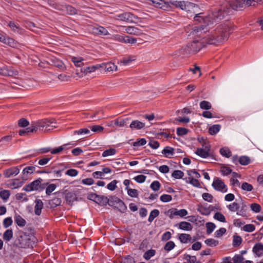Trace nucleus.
Instances as JSON below:
<instances>
[{
    "mask_svg": "<svg viewBox=\"0 0 263 263\" xmlns=\"http://www.w3.org/2000/svg\"><path fill=\"white\" fill-rule=\"evenodd\" d=\"M230 27L226 24L218 26L215 29L210 31L208 44H216L228 39L230 34Z\"/></svg>",
    "mask_w": 263,
    "mask_h": 263,
    "instance_id": "obj_1",
    "label": "nucleus"
},
{
    "mask_svg": "<svg viewBox=\"0 0 263 263\" xmlns=\"http://www.w3.org/2000/svg\"><path fill=\"white\" fill-rule=\"evenodd\" d=\"M210 15L213 24L214 21H219L232 15V10L225 3L213 9Z\"/></svg>",
    "mask_w": 263,
    "mask_h": 263,
    "instance_id": "obj_2",
    "label": "nucleus"
},
{
    "mask_svg": "<svg viewBox=\"0 0 263 263\" xmlns=\"http://www.w3.org/2000/svg\"><path fill=\"white\" fill-rule=\"evenodd\" d=\"M36 240L34 235L27 234L26 232L21 231L19 232L17 246L22 248H33Z\"/></svg>",
    "mask_w": 263,
    "mask_h": 263,
    "instance_id": "obj_3",
    "label": "nucleus"
},
{
    "mask_svg": "<svg viewBox=\"0 0 263 263\" xmlns=\"http://www.w3.org/2000/svg\"><path fill=\"white\" fill-rule=\"evenodd\" d=\"M210 31L209 25L200 24L192 27L191 33L199 37L201 39L200 41L208 44L207 39L209 37Z\"/></svg>",
    "mask_w": 263,
    "mask_h": 263,
    "instance_id": "obj_4",
    "label": "nucleus"
},
{
    "mask_svg": "<svg viewBox=\"0 0 263 263\" xmlns=\"http://www.w3.org/2000/svg\"><path fill=\"white\" fill-rule=\"evenodd\" d=\"M253 2H262L263 0H230L226 4L232 10V14L233 10H240L246 6H250Z\"/></svg>",
    "mask_w": 263,
    "mask_h": 263,
    "instance_id": "obj_5",
    "label": "nucleus"
},
{
    "mask_svg": "<svg viewBox=\"0 0 263 263\" xmlns=\"http://www.w3.org/2000/svg\"><path fill=\"white\" fill-rule=\"evenodd\" d=\"M35 123L37 128L42 131L48 132L56 127L55 125H51L56 123L55 120L53 118L44 119L35 122Z\"/></svg>",
    "mask_w": 263,
    "mask_h": 263,
    "instance_id": "obj_6",
    "label": "nucleus"
},
{
    "mask_svg": "<svg viewBox=\"0 0 263 263\" xmlns=\"http://www.w3.org/2000/svg\"><path fill=\"white\" fill-rule=\"evenodd\" d=\"M208 44L204 43L200 40H195L189 43L186 46L185 51L187 53H193L198 52Z\"/></svg>",
    "mask_w": 263,
    "mask_h": 263,
    "instance_id": "obj_7",
    "label": "nucleus"
},
{
    "mask_svg": "<svg viewBox=\"0 0 263 263\" xmlns=\"http://www.w3.org/2000/svg\"><path fill=\"white\" fill-rule=\"evenodd\" d=\"M108 205L114 209H117L122 213H125L127 210V206L124 202L120 198L115 196L110 197Z\"/></svg>",
    "mask_w": 263,
    "mask_h": 263,
    "instance_id": "obj_8",
    "label": "nucleus"
},
{
    "mask_svg": "<svg viewBox=\"0 0 263 263\" xmlns=\"http://www.w3.org/2000/svg\"><path fill=\"white\" fill-rule=\"evenodd\" d=\"M43 181V179L41 178H39L37 179L34 180L32 182L26 185L23 190L26 192H31L32 191H37L40 189V185H41V182Z\"/></svg>",
    "mask_w": 263,
    "mask_h": 263,
    "instance_id": "obj_9",
    "label": "nucleus"
},
{
    "mask_svg": "<svg viewBox=\"0 0 263 263\" xmlns=\"http://www.w3.org/2000/svg\"><path fill=\"white\" fill-rule=\"evenodd\" d=\"M90 32L96 35H107L109 34V32L104 27L99 26H91L89 27Z\"/></svg>",
    "mask_w": 263,
    "mask_h": 263,
    "instance_id": "obj_10",
    "label": "nucleus"
},
{
    "mask_svg": "<svg viewBox=\"0 0 263 263\" xmlns=\"http://www.w3.org/2000/svg\"><path fill=\"white\" fill-rule=\"evenodd\" d=\"M117 19L127 23H133L137 17L130 12H124L117 15Z\"/></svg>",
    "mask_w": 263,
    "mask_h": 263,
    "instance_id": "obj_11",
    "label": "nucleus"
},
{
    "mask_svg": "<svg viewBox=\"0 0 263 263\" xmlns=\"http://www.w3.org/2000/svg\"><path fill=\"white\" fill-rule=\"evenodd\" d=\"M212 186L215 190L223 193L226 192L228 190L224 183L218 178L214 179L212 183Z\"/></svg>",
    "mask_w": 263,
    "mask_h": 263,
    "instance_id": "obj_12",
    "label": "nucleus"
},
{
    "mask_svg": "<svg viewBox=\"0 0 263 263\" xmlns=\"http://www.w3.org/2000/svg\"><path fill=\"white\" fill-rule=\"evenodd\" d=\"M210 146L209 145H202V148H198L195 152V154L203 158H206L211 156L210 153Z\"/></svg>",
    "mask_w": 263,
    "mask_h": 263,
    "instance_id": "obj_13",
    "label": "nucleus"
},
{
    "mask_svg": "<svg viewBox=\"0 0 263 263\" xmlns=\"http://www.w3.org/2000/svg\"><path fill=\"white\" fill-rule=\"evenodd\" d=\"M195 16H194V20L196 21L199 22V23H203V25H211L212 24V21L211 20V15L209 14L206 16H203L201 15V13H194Z\"/></svg>",
    "mask_w": 263,
    "mask_h": 263,
    "instance_id": "obj_14",
    "label": "nucleus"
},
{
    "mask_svg": "<svg viewBox=\"0 0 263 263\" xmlns=\"http://www.w3.org/2000/svg\"><path fill=\"white\" fill-rule=\"evenodd\" d=\"M35 166H28L25 167L22 172V178L23 180H27L28 178V175L32 174L34 172H36Z\"/></svg>",
    "mask_w": 263,
    "mask_h": 263,
    "instance_id": "obj_15",
    "label": "nucleus"
},
{
    "mask_svg": "<svg viewBox=\"0 0 263 263\" xmlns=\"http://www.w3.org/2000/svg\"><path fill=\"white\" fill-rule=\"evenodd\" d=\"M0 74L4 76L12 77L17 75V71H14L8 67L4 66L0 68Z\"/></svg>",
    "mask_w": 263,
    "mask_h": 263,
    "instance_id": "obj_16",
    "label": "nucleus"
},
{
    "mask_svg": "<svg viewBox=\"0 0 263 263\" xmlns=\"http://www.w3.org/2000/svg\"><path fill=\"white\" fill-rule=\"evenodd\" d=\"M198 9L199 8L197 5L186 2V7L184 10L187 12L194 14L198 12Z\"/></svg>",
    "mask_w": 263,
    "mask_h": 263,
    "instance_id": "obj_17",
    "label": "nucleus"
},
{
    "mask_svg": "<svg viewBox=\"0 0 263 263\" xmlns=\"http://www.w3.org/2000/svg\"><path fill=\"white\" fill-rule=\"evenodd\" d=\"M20 172V170L17 167H12L9 169L6 170L4 172V175L5 177L9 178L13 176H16Z\"/></svg>",
    "mask_w": 263,
    "mask_h": 263,
    "instance_id": "obj_18",
    "label": "nucleus"
},
{
    "mask_svg": "<svg viewBox=\"0 0 263 263\" xmlns=\"http://www.w3.org/2000/svg\"><path fill=\"white\" fill-rule=\"evenodd\" d=\"M144 123H143L137 120H133L129 125V127L131 129L136 130L141 129L142 128H144Z\"/></svg>",
    "mask_w": 263,
    "mask_h": 263,
    "instance_id": "obj_19",
    "label": "nucleus"
},
{
    "mask_svg": "<svg viewBox=\"0 0 263 263\" xmlns=\"http://www.w3.org/2000/svg\"><path fill=\"white\" fill-rule=\"evenodd\" d=\"M252 251L258 257L263 255V245L261 243H256L253 248Z\"/></svg>",
    "mask_w": 263,
    "mask_h": 263,
    "instance_id": "obj_20",
    "label": "nucleus"
},
{
    "mask_svg": "<svg viewBox=\"0 0 263 263\" xmlns=\"http://www.w3.org/2000/svg\"><path fill=\"white\" fill-rule=\"evenodd\" d=\"M178 239L181 243H185L187 241L193 242L195 239L192 240V237L190 234L182 233L178 235Z\"/></svg>",
    "mask_w": 263,
    "mask_h": 263,
    "instance_id": "obj_21",
    "label": "nucleus"
},
{
    "mask_svg": "<svg viewBox=\"0 0 263 263\" xmlns=\"http://www.w3.org/2000/svg\"><path fill=\"white\" fill-rule=\"evenodd\" d=\"M101 65H92L90 66H84L81 68V72L87 74L95 71L97 69L101 67Z\"/></svg>",
    "mask_w": 263,
    "mask_h": 263,
    "instance_id": "obj_22",
    "label": "nucleus"
},
{
    "mask_svg": "<svg viewBox=\"0 0 263 263\" xmlns=\"http://www.w3.org/2000/svg\"><path fill=\"white\" fill-rule=\"evenodd\" d=\"M35 203L34 213L36 215L39 216L41 215L42 210L43 208V202L41 199H36Z\"/></svg>",
    "mask_w": 263,
    "mask_h": 263,
    "instance_id": "obj_23",
    "label": "nucleus"
},
{
    "mask_svg": "<svg viewBox=\"0 0 263 263\" xmlns=\"http://www.w3.org/2000/svg\"><path fill=\"white\" fill-rule=\"evenodd\" d=\"M65 199L69 204H71L74 201L77 200V194L74 192H69L65 196Z\"/></svg>",
    "mask_w": 263,
    "mask_h": 263,
    "instance_id": "obj_24",
    "label": "nucleus"
},
{
    "mask_svg": "<svg viewBox=\"0 0 263 263\" xmlns=\"http://www.w3.org/2000/svg\"><path fill=\"white\" fill-rule=\"evenodd\" d=\"M125 30L126 33L130 34L140 35L142 34V32L141 30L133 26L127 27L126 28Z\"/></svg>",
    "mask_w": 263,
    "mask_h": 263,
    "instance_id": "obj_25",
    "label": "nucleus"
},
{
    "mask_svg": "<svg viewBox=\"0 0 263 263\" xmlns=\"http://www.w3.org/2000/svg\"><path fill=\"white\" fill-rule=\"evenodd\" d=\"M110 198H108L107 197L103 195H98L96 203L101 206L106 205L109 204Z\"/></svg>",
    "mask_w": 263,
    "mask_h": 263,
    "instance_id": "obj_26",
    "label": "nucleus"
},
{
    "mask_svg": "<svg viewBox=\"0 0 263 263\" xmlns=\"http://www.w3.org/2000/svg\"><path fill=\"white\" fill-rule=\"evenodd\" d=\"M175 149L170 146H166L162 151V154L164 155L166 158H171L175 154Z\"/></svg>",
    "mask_w": 263,
    "mask_h": 263,
    "instance_id": "obj_27",
    "label": "nucleus"
},
{
    "mask_svg": "<svg viewBox=\"0 0 263 263\" xmlns=\"http://www.w3.org/2000/svg\"><path fill=\"white\" fill-rule=\"evenodd\" d=\"M241 206H240V209H238V211L237 212V214L238 215L242 216V217L247 216L246 211L247 209V206L245 203V202L241 199Z\"/></svg>",
    "mask_w": 263,
    "mask_h": 263,
    "instance_id": "obj_28",
    "label": "nucleus"
},
{
    "mask_svg": "<svg viewBox=\"0 0 263 263\" xmlns=\"http://www.w3.org/2000/svg\"><path fill=\"white\" fill-rule=\"evenodd\" d=\"M104 69L106 71H113L117 70V66L115 65L114 63L109 62L106 64H103L101 65Z\"/></svg>",
    "mask_w": 263,
    "mask_h": 263,
    "instance_id": "obj_29",
    "label": "nucleus"
},
{
    "mask_svg": "<svg viewBox=\"0 0 263 263\" xmlns=\"http://www.w3.org/2000/svg\"><path fill=\"white\" fill-rule=\"evenodd\" d=\"M2 43L12 47H16L17 44L13 39L6 35H5L4 41Z\"/></svg>",
    "mask_w": 263,
    "mask_h": 263,
    "instance_id": "obj_30",
    "label": "nucleus"
},
{
    "mask_svg": "<svg viewBox=\"0 0 263 263\" xmlns=\"http://www.w3.org/2000/svg\"><path fill=\"white\" fill-rule=\"evenodd\" d=\"M170 0H162L161 2H158L156 0H151V2L156 7L160 8L161 9L163 8L165 6L169 5Z\"/></svg>",
    "mask_w": 263,
    "mask_h": 263,
    "instance_id": "obj_31",
    "label": "nucleus"
},
{
    "mask_svg": "<svg viewBox=\"0 0 263 263\" xmlns=\"http://www.w3.org/2000/svg\"><path fill=\"white\" fill-rule=\"evenodd\" d=\"M62 200L61 198L56 197L49 200L48 203L51 208H54L61 204Z\"/></svg>",
    "mask_w": 263,
    "mask_h": 263,
    "instance_id": "obj_32",
    "label": "nucleus"
},
{
    "mask_svg": "<svg viewBox=\"0 0 263 263\" xmlns=\"http://www.w3.org/2000/svg\"><path fill=\"white\" fill-rule=\"evenodd\" d=\"M15 222L20 227H24L26 224V220L20 215H15L14 216Z\"/></svg>",
    "mask_w": 263,
    "mask_h": 263,
    "instance_id": "obj_33",
    "label": "nucleus"
},
{
    "mask_svg": "<svg viewBox=\"0 0 263 263\" xmlns=\"http://www.w3.org/2000/svg\"><path fill=\"white\" fill-rule=\"evenodd\" d=\"M179 228L185 231H191L193 229V226L188 222L181 221L179 224Z\"/></svg>",
    "mask_w": 263,
    "mask_h": 263,
    "instance_id": "obj_34",
    "label": "nucleus"
},
{
    "mask_svg": "<svg viewBox=\"0 0 263 263\" xmlns=\"http://www.w3.org/2000/svg\"><path fill=\"white\" fill-rule=\"evenodd\" d=\"M12 138V135H8L2 137L0 139V143H1L0 146L8 145L10 142L11 141Z\"/></svg>",
    "mask_w": 263,
    "mask_h": 263,
    "instance_id": "obj_35",
    "label": "nucleus"
},
{
    "mask_svg": "<svg viewBox=\"0 0 263 263\" xmlns=\"http://www.w3.org/2000/svg\"><path fill=\"white\" fill-rule=\"evenodd\" d=\"M8 25L14 32H21L22 30L20 25L14 22L10 21Z\"/></svg>",
    "mask_w": 263,
    "mask_h": 263,
    "instance_id": "obj_36",
    "label": "nucleus"
},
{
    "mask_svg": "<svg viewBox=\"0 0 263 263\" xmlns=\"http://www.w3.org/2000/svg\"><path fill=\"white\" fill-rule=\"evenodd\" d=\"M13 237V231L12 229L7 230L3 234V238L6 241H9Z\"/></svg>",
    "mask_w": 263,
    "mask_h": 263,
    "instance_id": "obj_37",
    "label": "nucleus"
},
{
    "mask_svg": "<svg viewBox=\"0 0 263 263\" xmlns=\"http://www.w3.org/2000/svg\"><path fill=\"white\" fill-rule=\"evenodd\" d=\"M221 126L219 124H215L209 128V133L211 135L216 134L220 129Z\"/></svg>",
    "mask_w": 263,
    "mask_h": 263,
    "instance_id": "obj_38",
    "label": "nucleus"
},
{
    "mask_svg": "<svg viewBox=\"0 0 263 263\" xmlns=\"http://www.w3.org/2000/svg\"><path fill=\"white\" fill-rule=\"evenodd\" d=\"M25 181V180H23V179L21 181L18 179H15L10 183V185L13 186L12 189L18 188L22 186Z\"/></svg>",
    "mask_w": 263,
    "mask_h": 263,
    "instance_id": "obj_39",
    "label": "nucleus"
},
{
    "mask_svg": "<svg viewBox=\"0 0 263 263\" xmlns=\"http://www.w3.org/2000/svg\"><path fill=\"white\" fill-rule=\"evenodd\" d=\"M219 152L222 156L226 158H230L232 156V153L228 147L220 148Z\"/></svg>",
    "mask_w": 263,
    "mask_h": 263,
    "instance_id": "obj_40",
    "label": "nucleus"
},
{
    "mask_svg": "<svg viewBox=\"0 0 263 263\" xmlns=\"http://www.w3.org/2000/svg\"><path fill=\"white\" fill-rule=\"evenodd\" d=\"M52 63L55 67L59 68L61 70H65V66L62 61L55 59L52 60Z\"/></svg>",
    "mask_w": 263,
    "mask_h": 263,
    "instance_id": "obj_41",
    "label": "nucleus"
},
{
    "mask_svg": "<svg viewBox=\"0 0 263 263\" xmlns=\"http://www.w3.org/2000/svg\"><path fill=\"white\" fill-rule=\"evenodd\" d=\"M251 160L249 157L242 156L239 158V163L242 165H247L250 163Z\"/></svg>",
    "mask_w": 263,
    "mask_h": 263,
    "instance_id": "obj_42",
    "label": "nucleus"
},
{
    "mask_svg": "<svg viewBox=\"0 0 263 263\" xmlns=\"http://www.w3.org/2000/svg\"><path fill=\"white\" fill-rule=\"evenodd\" d=\"M159 211L157 209L152 210L150 214L149 215L148 221L149 222H152L154 219V218L159 216Z\"/></svg>",
    "mask_w": 263,
    "mask_h": 263,
    "instance_id": "obj_43",
    "label": "nucleus"
},
{
    "mask_svg": "<svg viewBox=\"0 0 263 263\" xmlns=\"http://www.w3.org/2000/svg\"><path fill=\"white\" fill-rule=\"evenodd\" d=\"M156 251L153 249H151L146 251L143 254V258L148 260L152 257L154 256L155 255Z\"/></svg>",
    "mask_w": 263,
    "mask_h": 263,
    "instance_id": "obj_44",
    "label": "nucleus"
},
{
    "mask_svg": "<svg viewBox=\"0 0 263 263\" xmlns=\"http://www.w3.org/2000/svg\"><path fill=\"white\" fill-rule=\"evenodd\" d=\"M200 107L204 110H209L212 108V105L210 102L207 101H202L199 104Z\"/></svg>",
    "mask_w": 263,
    "mask_h": 263,
    "instance_id": "obj_45",
    "label": "nucleus"
},
{
    "mask_svg": "<svg viewBox=\"0 0 263 263\" xmlns=\"http://www.w3.org/2000/svg\"><path fill=\"white\" fill-rule=\"evenodd\" d=\"M119 263H135V259L130 255L124 256Z\"/></svg>",
    "mask_w": 263,
    "mask_h": 263,
    "instance_id": "obj_46",
    "label": "nucleus"
},
{
    "mask_svg": "<svg viewBox=\"0 0 263 263\" xmlns=\"http://www.w3.org/2000/svg\"><path fill=\"white\" fill-rule=\"evenodd\" d=\"M10 196V192L9 190H4L0 191V197L4 201L9 199Z\"/></svg>",
    "mask_w": 263,
    "mask_h": 263,
    "instance_id": "obj_47",
    "label": "nucleus"
},
{
    "mask_svg": "<svg viewBox=\"0 0 263 263\" xmlns=\"http://www.w3.org/2000/svg\"><path fill=\"white\" fill-rule=\"evenodd\" d=\"M205 226L206 228V233L210 234L214 231L216 228L215 224L211 222H208L206 223Z\"/></svg>",
    "mask_w": 263,
    "mask_h": 263,
    "instance_id": "obj_48",
    "label": "nucleus"
},
{
    "mask_svg": "<svg viewBox=\"0 0 263 263\" xmlns=\"http://www.w3.org/2000/svg\"><path fill=\"white\" fill-rule=\"evenodd\" d=\"M83 59L82 58H77V57H72L71 59V61L74 64V65L77 66L81 67L83 65V63L82 61Z\"/></svg>",
    "mask_w": 263,
    "mask_h": 263,
    "instance_id": "obj_49",
    "label": "nucleus"
},
{
    "mask_svg": "<svg viewBox=\"0 0 263 263\" xmlns=\"http://www.w3.org/2000/svg\"><path fill=\"white\" fill-rule=\"evenodd\" d=\"M242 242V238L240 236L235 235L233 236V245L234 247L240 246Z\"/></svg>",
    "mask_w": 263,
    "mask_h": 263,
    "instance_id": "obj_50",
    "label": "nucleus"
},
{
    "mask_svg": "<svg viewBox=\"0 0 263 263\" xmlns=\"http://www.w3.org/2000/svg\"><path fill=\"white\" fill-rule=\"evenodd\" d=\"M184 176V173L180 170H175L172 174V176L175 179H182Z\"/></svg>",
    "mask_w": 263,
    "mask_h": 263,
    "instance_id": "obj_51",
    "label": "nucleus"
},
{
    "mask_svg": "<svg viewBox=\"0 0 263 263\" xmlns=\"http://www.w3.org/2000/svg\"><path fill=\"white\" fill-rule=\"evenodd\" d=\"M197 210L201 214L205 216H209L210 214V211L208 208H205L202 205L199 206Z\"/></svg>",
    "mask_w": 263,
    "mask_h": 263,
    "instance_id": "obj_52",
    "label": "nucleus"
},
{
    "mask_svg": "<svg viewBox=\"0 0 263 263\" xmlns=\"http://www.w3.org/2000/svg\"><path fill=\"white\" fill-rule=\"evenodd\" d=\"M128 121V119H116L115 121L114 124L119 126L120 127H125L127 126V121Z\"/></svg>",
    "mask_w": 263,
    "mask_h": 263,
    "instance_id": "obj_53",
    "label": "nucleus"
},
{
    "mask_svg": "<svg viewBox=\"0 0 263 263\" xmlns=\"http://www.w3.org/2000/svg\"><path fill=\"white\" fill-rule=\"evenodd\" d=\"M116 153V149L111 148H109V149L104 151L103 152L102 156L103 157H107L108 156L114 155Z\"/></svg>",
    "mask_w": 263,
    "mask_h": 263,
    "instance_id": "obj_54",
    "label": "nucleus"
},
{
    "mask_svg": "<svg viewBox=\"0 0 263 263\" xmlns=\"http://www.w3.org/2000/svg\"><path fill=\"white\" fill-rule=\"evenodd\" d=\"M205 243L210 247L216 246L219 244L218 240H216L213 238H209L204 241Z\"/></svg>",
    "mask_w": 263,
    "mask_h": 263,
    "instance_id": "obj_55",
    "label": "nucleus"
},
{
    "mask_svg": "<svg viewBox=\"0 0 263 263\" xmlns=\"http://www.w3.org/2000/svg\"><path fill=\"white\" fill-rule=\"evenodd\" d=\"M58 166H52L51 170L52 171V173H54L57 177H61L62 174L61 172L63 171L66 167H64L62 168H57Z\"/></svg>",
    "mask_w": 263,
    "mask_h": 263,
    "instance_id": "obj_56",
    "label": "nucleus"
},
{
    "mask_svg": "<svg viewBox=\"0 0 263 263\" xmlns=\"http://www.w3.org/2000/svg\"><path fill=\"white\" fill-rule=\"evenodd\" d=\"M150 187L154 191L156 192L160 190L161 184L158 181H154L151 184Z\"/></svg>",
    "mask_w": 263,
    "mask_h": 263,
    "instance_id": "obj_57",
    "label": "nucleus"
},
{
    "mask_svg": "<svg viewBox=\"0 0 263 263\" xmlns=\"http://www.w3.org/2000/svg\"><path fill=\"white\" fill-rule=\"evenodd\" d=\"M228 209L231 212L238 211V209L240 208V205L238 203L234 202L231 204H229L228 206Z\"/></svg>",
    "mask_w": 263,
    "mask_h": 263,
    "instance_id": "obj_58",
    "label": "nucleus"
},
{
    "mask_svg": "<svg viewBox=\"0 0 263 263\" xmlns=\"http://www.w3.org/2000/svg\"><path fill=\"white\" fill-rule=\"evenodd\" d=\"M214 218L220 222H225L226 221L224 216L220 212H216L214 216Z\"/></svg>",
    "mask_w": 263,
    "mask_h": 263,
    "instance_id": "obj_59",
    "label": "nucleus"
},
{
    "mask_svg": "<svg viewBox=\"0 0 263 263\" xmlns=\"http://www.w3.org/2000/svg\"><path fill=\"white\" fill-rule=\"evenodd\" d=\"M241 188L242 190L248 192H250L253 189V186L251 184H249L246 182L242 183Z\"/></svg>",
    "mask_w": 263,
    "mask_h": 263,
    "instance_id": "obj_60",
    "label": "nucleus"
},
{
    "mask_svg": "<svg viewBox=\"0 0 263 263\" xmlns=\"http://www.w3.org/2000/svg\"><path fill=\"white\" fill-rule=\"evenodd\" d=\"M65 8L67 13L70 15L76 14L77 13V10L70 5H66Z\"/></svg>",
    "mask_w": 263,
    "mask_h": 263,
    "instance_id": "obj_61",
    "label": "nucleus"
},
{
    "mask_svg": "<svg viewBox=\"0 0 263 263\" xmlns=\"http://www.w3.org/2000/svg\"><path fill=\"white\" fill-rule=\"evenodd\" d=\"M255 229V227L253 224H247L245 225L243 228L242 230L245 232H252L254 231Z\"/></svg>",
    "mask_w": 263,
    "mask_h": 263,
    "instance_id": "obj_62",
    "label": "nucleus"
},
{
    "mask_svg": "<svg viewBox=\"0 0 263 263\" xmlns=\"http://www.w3.org/2000/svg\"><path fill=\"white\" fill-rule=\"evenodd\" d=\"M175 247V243L172 241H170L166 243L164 247V249L165 251L168 252L172 250L173 249H174Z\"/></svg>",
    "mask_w": 263,
    "mask_h": 263,
    "instance_id": "obj_63",
    "label": "nucleus"
},
{
    "mask_svg": "<svg viewBox=\"0 0 263 263\" xmlns=\"http://www.w3.org/2000/svg\"><path fill=\"white\" fill-rule=\"evenodd\" d=\"M232 259L233 263H242L244 257L241 255H235Z\"/></svg>",
    "mask_w": 263,
    "mask_h": 263,
    "instance_id": "obj_64",
    "label": "nucleus"
}]
</instances>
